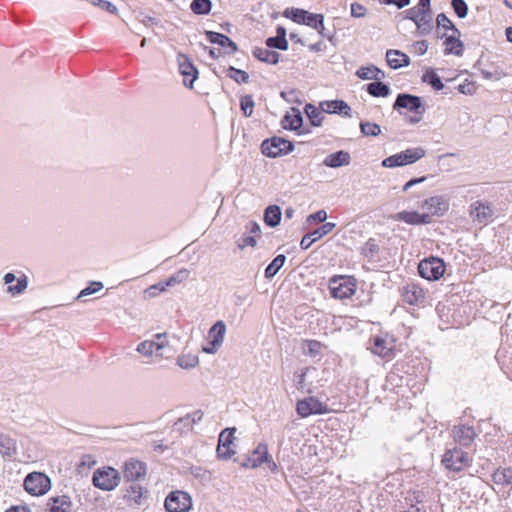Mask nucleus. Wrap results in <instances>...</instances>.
<instances>
[{"label": "nucleus", "mask_w": 512, "mask_h": 512, "mask_svg": "<svg viewBox=\"0 0 512 512\" xmlns=\"http://www.w3.org/2000/svg\"><path fill=\"white\" fill-rule=\"evenodd\" d=\"M226 333V325L222 320L217 321L208 332V336L215 345H222Z\"/></svg>", "instance_id": "c9c22d12"}, {"label": "nucleus", "mask_w": 512, "mask_h": 512, "mask_svg": "<svg viewBox=\"0 0 512 512\" xmlns=\"http://www.w3.org/2000/svg\"><path fill=\"white\" fill-rule=\"evenodd\" d=\"M189 275H190V271L186 268H182V269L178 270L177 272H175L174 274H172L165 281V285L168 288V287H173L175 285L181 284L188 279Z\"/></svg>", "instance_id": "c03bdc74"}, {"label": "nucleus", "mask_w": 512, "mask_h": 512, "mask_svg": "<svg viewBox=\"0 0 512 512\" xmlns=\"http://www.w3.org/2000/svg\"><path fill=\"white\" fill-rule=\"evenodd\" d=\"M0 453L7 457L14 456L16 454V440L8 434L0 433Z\"/></svg>", "instance_id": "f704fd0d"}, {"label": "nucleus", "mask_w": 512, "mask_h": 512, "mask_svg": "<svg viewBox=\"0 0 512 512\" xmlns=\"http://www.w3.org/2000/svg\"><path fill=\"white\" fill-rule=\"evenodd\" d=\"M428 49V42L426 40L416 41L412 44V52L416 55H424Z\"/></svg>", "instance_id": "338daca9"}, {"label": "nucleus", "mask_w": 512, "mask_h": 512, "mask_svg": "<svg viewBox=\"0 0 512 512\" xmlns=\"http://www.w3.org/2000/svg\"><path fill=\"white\" fill-rule=\"evenodd\" d=\"M419 275L427 280H438L445 272V266L441 259L431 257L422 260L418 265Z\"/></svg>", "instance_id": "0eeeda50"}, {"label": "nucleus", "mask_w": 512, "mask_h": 512, "mask_svg": "<svg viewBox=\"0 0 512 512\" xmlns=\"http://www.w3.org/2000/svg\"><path fill=\"white\" fill-rule=\"evenodd\" d=\"M226 76L234 80L235 82L247 83L249 80V74L243 70L237 69L233 66H230L226 71Z\"/></svg>", "instance_id": "a18cd8bd"}, {"label": "nucleus", "mask_w": 512, "mask_h": 512, "mask_svg": "<svg viewBox=\"0 0 512 512\" xmlns=\"http://www.w3.org/2000/svg\"><path fill=\"white\" fill-rule=\"evenodd\" d=\"M303 124V117L299 109L291 108V111L288 112L283 120L282 127L287 130L299 131Z\"/></svg>", "instance_id": "b1692460"}, {"label": "nucleus", "mask_w": 512, "mask_h": 512, "mask_svg": "<svg viewBox=\"0 0 512 512\" xmlns=\"http://www.w3.org/2000/svg\"><path fill=\"white\" fill-rule=\"evenodd\" d=\"M102 288H103L102 282H92L90 286L81 290V292L78 295V298H82V297L94 294L97 291L101 290Z\"/></svg>", "instance_id": "0e129e2a"}, {"label": "nucleus", "mask_w": 512, "mask_h": 512, "mask_svg": "<svg viewBox=\"0 0 512 512\" xmlns=\"http://www.w3.org/2000/svg\"><path fill=\"white\" fill-rule=\"evenodd\" d=\"M445 468L454 472H460L470 464V459L467 452L459 448L447 450L442 459Z\"/></svg>", "instance_id": "39448f33"}, {"label": "nucleus", "mask_w": 512, "mask_h": 512, "mask_svg": "<svg viewBox=\"0 0 512 512\" xmlns=\"http://www.w3.org/2000/svg\"><path fill=\"white\" fill-rule=\"evenodd\" d=\"M356 75L363 80H382L385 78V73L378 67L371 65L367 67H360Z\"/></svg>", "instance_id": "2f4dec72"}, {"label": "nucleus", "mask_w": 512, "mask_h": 512, "mask_svg": "<svg viewBox=\"0 0 512 512\" xmlns=\"http://www.w3.org/2000/svg\"><path fill=\"white\" fill-rule=\"evenodd\" d=\"M286 261V256L283 254L277 255L273 261L265 269V277L270 279L274 277L282 268Z\"/></svg>", "instance_id": "a19ab883"}, {"label": "nucleus", "mask_w": 512, "mask_h": 512, "mask_svg": "<svg viewBox=\"0 0 512 512\" xmlns=\"http://www.w3.org/2000/svg\"><path fill=\"white\" fill-rule=\"evenodd\" d=\"M121 480L119 472L112 467L99 468L93 473L92 482L95 487L103 491L115 489Z\"/></svg>", "instance_id": "f03ea898"}, {"label": "nucleus", "mask_w": 512, "mask_h": 512, "mask_svg": "<svg viewBox=\"0 0 512 512\" xmlns=\"http://www.w3.org/2000/svg\"><path fill=\"white\" fill-rule=\"evenodd\" d=\"M443 36H446L445 40V54H455L457 56L462 55L463 51V43L460 41L459 37L460 34L452 32L451 35H446L445 33Z\"/></svg>", "instance_id": "c85d7f7f"}, {"label": "nucleus", "mask_w": 512, "mask_h": 512, "mask_svg": "<svg viewBox=\"0 0 512 512\" xmlns=\"http://www.w3.org/2000/svg\"><path fill=\"white\" fill-rule=\"evenodd\" d=\"M403 301L409 305H420L425 300L424 290L415 283H408L401 289Z\"/></svg>", "instance_id": "4468645a"}, {"label": "nucleus", "mask_w": 512, "mask_h": 512, "mask_svg": "<svg viewBox=\"0 0 512 512\" xmlns=\"http://www.w3.org/2000/svg\"><path fill=\"white\" fill-rule=\"evenodd\" d=\"M148 493L141 485L138 483H132L124 494V499L130 506H140L143 503V499L146 497Z\"/></svg>", "instance_id": "412c9836"}, {"label": "nucleus", "mask_w": 512, "mask_h": 512, "mask_svg": "<svg viewBox=\"0 0 512 512\" xmlns=\"http://www.w3.org/2000/svg\"><path fill=\"white\" fill-rule=\"evenodd\" d=\"M493 481L497 485H508L512 482V469L503 468L497 469L493 475Z\"/></svg>", "instance_id": "79ce46f5"}, {"label": "nucleus", "mask_w": 512, "mask_h": 512, "mask_svg": "<svg viewBox=\"0 0 512 512\" xmlns=\"http://www.w3.org/2000/svg\"><path fill=\"white\" fill-rule=\"evenodd\" d=\"M320 108L325 113L341 114L346 117H351V107L343 100L323 101L320 103Z\"/></svg>", "instance_id": "aec40b11"}, {"label": "nucleus", "mask_w": 512, "mask_h": 512, "mask_svg": "<svg viewBox=\"0 0 512 512\" xmlns=\"http://www.w3.org/2000/svg\"><path fill=\"white\" fill-rule=\"evenodd\" d=\"M415 24L421 35L429 34L433 28L430 12L425 10Z\"/></svg>", "instance_id": "ea45409f"}, {"label": "nucleus", "mask_w": 512, "mask_h": 512, "mask_svg": "<svg viewBox=\"0 0 512 512\" xmlns=\"http://www.w3.org/2000/svg\"><path fill=\"white\" fill-rule=\"evenodd\" d=\"M479 71H480V74L482 75V77L487 80L499 81L502 78L507 76V73H505L499 67H494L492 70L481 68V69H479Z\"/></svg>", "instance_id": "de8ad7c7"}, {"label": "nucleus", "mask_w": 512, "mask_h": 512, "mask_svg": "<svg viewBox=\"0 0 512 512\" xmlns=\"http://www.w3.org/2000/svg\"><path fill=\"white\" fill-rule=\"evenodd\" d=\"M297 414L302 418H307L313 414L321 415L329 412L326 404L315 397H307L299 400L296 404Z\"/></svg>", "instance_id": "6e6552de"}, {"label": "nucleus", "mask_w": 512, "mask_h": 512, "mask_svg": "<svg viewBox=\"0 0 512 512\" xmlns=\"http://www.w3.org/2000/svg\"><path fill=\"white\" fill-rule=\"evenodd\" d=\"M72 505V501L67 495L52 497L47 502V507L50 512H69Z\"/></svg>", "instance_id": "a878e982"}, {"label": "nucleus", "mask_w": 512, "mask_h": 512, "mask_svg": "<svg viewBox=\"0 0 512 512\" xmlns=\"http://www.w3.org/2000/svg\"><path fill=\"white\" fill-rule=\"evenodd\" d=\"M327 219V212L325 210H318L317 212L310 214L306 221L308 224H311L313 222H325Z\"/></svg>", "instance_id": "69168bd1"}, {"label": "nucleus", "mask_w": 512, "mask_h": 512, "mask_svg": "<svg viewBox=\"0 0 512 512\" xmlns=\"http://www.w3.org/2000/svg\"><path fill=\"white\" fill-rule=\"evenodd\" d=\"M422 80L429 83L431 87L437 91L444 88L440 77L432 69L426 71L422 77Z\"/></svg>", "instance_id": "49530a36"}, {"label": "nucleus", "mask_w": 512, "mask_h": 512, "mask_svg": "<svg viewBox=\"0 0 512 512\" xmlns=\"http://www.w3.org/2000/svg\"><path fill=\"white\" fill-rule=\"evenodd\" d=\"M386 60L392 69H399L410 64V58L399 50H388L386 52Z\"/></svg>", "instance_id": "bb28decb"}, {"label": "nucleus", "mask_w": 512, "mask_h": 512, "mask_svg": "<svg viewBox=\"0 0 512 512\" xmlns=\"http://www.w3.org/2000/svg\"><path fill=\"white\" fill-rule=\"evenodd\" d=\"M329 289L331 295L337 299H347L355 293V284L343 276L330 280Z\"/></svg>", "instance_id": "1a4fd4ad"}, {"label": "nucleus", "mask_w": 512, "mask_h": 512, "mask_svg": "<svg viewBox=\"0 0 512 512\" xmlns=\"http://www.w3.org/2000/svg\"><path fill=\"white\" fill-rule=\"evenodd\" d=\"M394 110L406 109L409 112L423 113L422 98L408 93H400L393 104Z\"/></svg>", "instance_id": "9b49d317"}, {"label": "nucleus", "mask_w": 512, "mask_h": 512, "mask_svg": "<svg viewBox=\"0 0 512 512\" xmlns=\"http://www.w3.org/2000/svg\"><path fill=\"white\" fill-rule=\"evenodd\" d=\"M426 9H420L419 7H412L405 11L406 18L413 21L414 23L420 18Z\"/></svg>", "instance_id": "774afa93"}, {"label": "nucleus", "mask_w": 512, "mask_h": 512, "mask_svg": "<svg viewBox=\"0 0 512 512\" xmlns=\"http://www.w3.org/2000/svg\"><path fill=\"white\" fill-rule=\"evenodd\" d=\"M3 281L7 285V293L13 296L21 294L28 286V280L25 275L17 278L14 273L9 272L4 275Z\"/></svg>", "instance_id": "dca6fc26"}, {"label": "nucleus", "mask_w": 512, "mask_h": 512, "mask_svg": "<svg viewBox=\"0 0 512 512\" xmlns=\"http://www.w3.org/2000/svg\"><path fill=\"white\" fill-rule=\"evenodd\" d=\"M303 24L314 28L315 30L318 31V33L321 36H324L323 30H325V27H324V16L322 14H314V13L307 12V14L305 16V21L303 22Z\"/></svg>", "instance_id": "4c0bfd02"}, {"label": "nucleus", "mask_w": 512, "mask_h": 512, "mask_svg": "<svg viewBox=\"0 0 512 512\" xmlns=\"http://www.w3.org/2000/svg\"><path fill=\"white\" fill-rule=\"evenodd\" d=\"M212 2L210 0H193L190 4V9L194 14L206 15L210 13Z\"/></svg>", "instance_id": "37998d69"}, {"label": "nucleus", "mask_w": 512, "mask_h": 512, "mask_svg": "<svg viewBox=\"0 0 512 512\" xmlns=\"http://www.w3.org/2000/svg\"><path fill=\"white\" fill-rule=\"evenodd\" d=\"M312 372H316V369L305 367L294 374V383L299 391L308 394L313 393L312 382L307 380V376Z\"/></svg>", "instance_id": "4be33fe9"}, {"label": "nucleus", "mask_w": 512, "mask_h": 512, "mask_svg": "<svg viewBox=\"0 0 512 512\" xmlns=\"http://www.w3.org/2000/svg\"><path fill=\"white\" fill-rule=\"evenodd\" d=\"M89 3H91L93 6L99 7L100 9L107 11L111 14H117L118 9L117 7L106 0H87Z\"/></svg>", "instance_id": "4d7b16f0"}, {"label": "nucleus", "mask_w": 512, "mask_h": 512, "mask_svg": "<svg viewBox=\"0 0 512 512\" xmlns=\"http://www.w3.org/2000/svg\"><path fill=\"white\" fill-rule=\"evenodd\" d=\"M206 37L209 42L213 44H218L222 47H228L230 49V51H228L229 54L234 53L238 49L236 43L224 34L214 31H206Z\"/></svg>", "instance_id": "cd10ccee"}, {"label": "nucleus", "mask_w": 512, "mask_h": 512, "mask_svg": "<svg viewBox=\"0 0 512 512\" xmlns=\"http://www.w3.org/2000/svg\"><path fill=\"white\" fill-rule=\"evenodd\" d=\"M282 218L281 208L278 205H269L264 211V222L269 227H276Z\"/></svg>", "instance_id": "7c9ffc66"}, {"label": "nucleus", "mask_w": 512, "mask_h": 512, "mask_svg": "<svg viewBox=\"0 0 512 512\" xmlns=\"http://www.w3.org/2000/svg\"><path fill=\"white\" fill-rule=\"evenodd\" d=\"M147 467L142 461L129 459L124 463L123 477L126 482L135 483L146 476Z\"/></svg>", "instance_id": "f8f14e48"}, {"label": "nucleus", "mask_w": 512, "mask_h": 512, "mask_svg": "<svg viewBox=\"0 0 512 512\" xmlns=\"http://www.w3.org/2000/svg\"><path fill=\"white\" fill-rule=\"evenodd\" d=\"M451 6L459 18H465L468 13V6L464 0H452Z\"/></svg>", "instance_id": "13d9d810"}, {"label": "nucleus", "mask_w": 512, "mask_h": 512, "mask_svg": "<svg viewBox=\"0 0 512 512\" xmlns=\"http://www.w3.org/2000/svg\"><path fill=\"white\" fill-rule=\"evenodd\" d=\"M307 12L308 11L299 8H290L285 10L284 16L292 19L298 24H303Z\"/></svg>", "instance_id": "3c124183"}, {"label": "nucleus", "mask_w": 512, "mask_h": 512, "mask_svg": "<svg viewBox=\"0 0 512 512\" xmlns=\"http://www.w3.org/2000/svg\"><path fill=\"white\" fill-rule=\"evenodd\" d=\"M366 90L373 97H387L391 92L390 87L381 80L369 83Z\"/></svg>", "instance_id": "e433bc0d"}, {"label": "nucleus", "mask_w": 512, "mask_h": 512, "mask_svg": "<svg viewBox=\"0 0 512 512\" xmlns=\"http://www.w3.org/2000/svg\"><path fill=\"white\" fill-rule=\"evenodd\" d=\"M336 224L332 222H326L321 227L317 228L316 230L305 234L300 242V247L303 250H307L310 248V246L318 239L322 238L323 236L329 234L334 228Z\"/></svg>", "instance_id": "2eb2a0df"}, {"label": "nucleus", "mask_w": 512, "mask_h": 512, "mask_svg": "<svg viewBox=\"0 0 512 512\" xmlns=\"http://www.w3.org/2000/svg\"><path fill=\"white\" fill-rule=\"evenodd\" d=\"M350 162V154L347 151L340 150L326 156L323 160V165L330 168H339L342 166H348Z\"/></svg>", "instance_id": "5701e85b"}, {"label": "nucleus", "mask_w": 512, "mask_h": 512, "mask_svg": "<svg viewBox=\"0 0 512 512\" xmlns=\"http://www.w3.org/2000/svg\"><path fill=\"white\" fill-rule=\"evenodd\" d=\"M470 217L474 222L486 224L494 215V210L489 202L475 201L470 205Z\"/></svg>", "instance_id": "ddd939ff"}, {"label": "nucleus", "mask_w": 512, "mask_h": 512, "mask_svg": "<svg viewBox=\"0 0 512 512\" xmlns=\"http://www.w3.org/2000/svg\"><path fill=\"white\" fill-rule=\"evenodd\" d=\"M236 432L235 428H226L219 435V443L218 444H226L233 445L234 434Z\"/></svg>", "instance_id": "052dcab7"}, {"label": "nucleus", "mask_w": 512, "mask_h": 512, "mask_svg": "<svg viewBox=\"0 0 512 512\" xmlns=\"http://www.w3.org/2000/svg\"><path fill=\"white\" fill-rule=\"evenodd\" d=\"M165 508L168 512H188L192 508V499L187 492L172 491L166 497Z\"/></svg>", "instance_id": "423d86ee"}, {"label": "nucleus", "mask_w": 512, "mask_h": 512, "mask_svg": "<svg viewBox=\"0 0 512 512\" xmlns=\"http://www.w3.org/2000/svg\"><path fill=\"white\" fill-rule=\"evenodd\" d=\"M293 150V143L281 137H272L270 139H266L261 144L262 153L270 158L287 155Z\"/></svg>", "instance_id": "7ed1b4c3"}, {"label": "nucleus", "mask_w": 512, "mask_h": 512, "mask_svg": "<svg viewBox=\"0 0 512 512\" xmlns=\"http://www.w3.org/2000/svg\"><path fill=\"white\" fill-rule=\"evenodd\" d=\"M25 490L33 496H41L51 488L50 478L41 472L29 473L24 480Z\"/></svg>", "instance_id": "20e7f679"}, {"label": "nucleus", "mask_w": 512, "mask_h": 512, "mask_svg": "<svg viewBox=\"0 0 512 512\" xmlns=\"http://www.w3.org/2000/svg\"><path fill=\"white\" fill-rule=\"evenodd\" d=\"M431 215L442 216L449 208V202L444 196H432L423 203Z\"/></svg>", "instance_id": "6ab92c4d"}, {"label": "nucleus", "mask_w": 512, "mask_h": 512, "mask_svg": "<svg viewBox=\"0 0 512 512\" xmlns=\"http://www.w3.org/2000/svg\"><path fill=\"white\" fill-rule=\"evenodd\" d=\"M426 151L422 147L410 148L400 153L391 155L382 161V166L388 168L401 167L413 164L423 158Z\"/></svg>", "instance_id": "f257e3e1"}, {"label": "nucleus", "mask_w": 512, "mask_h": 512, "mask_svg": "<svg viewBox=\"0 0 512 512\" xmlns=\"http://www.w3.org/2000/svg\"><path fill=\"white\" fill-rule=\"evenodd\" d=\"M177 64L179 73L183 76V84L188 88H192L194 81L198 78L197 68L191 59L182 53L177 55Z\"/></svg>", "instance_id": "9d476101"}, {"label": "nucleus", "mask_w": 512, "mask_h": 512, "mask_svg": "<svg viewBox=\"0 0 512 512\" xmlns=\"http://www.w3.org/2000/svg\"><path fill=\"white\" fill-rule=\"evenodd\" d=\"M198 363V357L192 354L181 355L177 359V364L183 369H192L196 367Z\"/></svg>", "instance_id": "09e8293b"}, {"label": "nucleus", "mask_w": 512, "mask_h": 512, "mask_svg": "<svg viewBox=\"0 0 512 512\" xmlns=\"http://www.w3.org/2000/svg\"><path fill=\"white\" fill-rule=\"evenodd\" d=\"M453 438L460 446L468 447L472 444L477 434L473 427L458 425L453 428Z\"/></svg>", "instance_id": "f3484780"}, {"label": "nucleus", "mask_w": 512, "mask_h": 512, "mask_svg": "<svg viewBox=\"0 0 512 512\" xmlns=\"http://www.w3.org/2000/svg\"><path fill=\"white\" fill-rule=\"evenodd\" d=\"M254 100L251 95H244L240 99V108L246 117H250L254 110Z\"/></svg>", "instance_id": "603ef678"}, {"label": "nucleus", "mask_w": 512, "mask_h": 512, "mask_svg": "<svg viewBox=\"0 0 512 512\" xmlns=\"http://www.w3.org/2000/svg\"><path fill=\"white\" fill-rule=\"evenodd\" d=\"M252 53L255 58L268 64H277L279 61V54L275 51L269 50L268 47H256L253 49Z\"/></svg>", "instance_id": "72a5a7b5"}, {"label": "nucleus", "mask_w": 512, "mask_h": 512, "mask_svg": "<svg viewBox=\"0 0 512 512\" xmlns=\"http://www.w3.org/2000/svg\"><path fill=\"white\" fill-rule=\"evenodd\" d=\"M321 349V343L316 340H306L303 343L304 354L311 357L319 355Z\"/></svg>", "instance_id": "864d4df0"}, {"label": "nucleus", "mask_w": 512, "mask_h": 512, "mask_svg": "<svg viewBox=\"0 0 512 512\" xmlns=\"http://www.w3.org/2000/svg\"><path fill=\"white\" fill-rule=\"evenodd\" d=\"M269 461L267 445L259 444L253 451L252 455L248 458L249 466L256 468L265 462Z\"/></svg>", "instance_id": "c756f323"}, {"label": "nucleus", "mask_w": 512, "mask_h": 512, "mask_svg": "<svg viewBox=\"0 0 512 512\" xmlns=\"http://www.w3.org/2000/svg\"><path fill=\"white\" fill-rule=\"evenodd\" d=\"M371 351L380 357H388L392 354L393 345L392 343H388L384 338L376 336L373 339Z\"/></svg>", "instance_id": "473e14b6"}, {"label": "nucleus", "mask_w": 512, "mask_h": 512, "mask_svg": "<svg viewBox=\"0 0 512 512\" xmlns=\"http://www.w3.org/2000/svg\"><path fill=\"white\" fill-rule=\"evenodd\" d=\"M265 43L268 48H275L283 51L287 50L289 46L287 39H280L277 36L267 38Z\"/></svg>", "instance_id": "6e6d98bb"}, {"label": "nucleus", "mask_w": 512, "mask_h": 512, "mask_svg": "<svg viewBox=\"0 0 512 512\" xmlns=\"http://www.w3.org/2000/svg\"><path fill=\"white\" fill-rule=\"evenodd\" d=\"M305 113L307 114V117L309 118V120L313 126H321L322 125V122L324 119L323 113H325V112L322 111L321 108L319 110L317 107H315L312 104H306Z\"/></svg>", "instance_id": "58836bf2"}, {"label": "nucleus", "mask_w": 512, "mask_h": 512, "mask_svg": "<svg viewBox=\"0 0 512 512\" xmlns=\"http://www.w3.org/2000/svg\"><path fill=\"white\" fill-rule=\"evenodd\" d=\"M395 221H403L410 225L428 224L431 222L429 214H420L416 211H401L392 216Z\"/></svg>", "instance_id": "a211bd4d"}, {"label": "nucleus", "mask_w": 512, "mask_h": 512, "mask_svg": "<svg viewBox=\"0 0 512 512\" xmlns=\"http://www.w3.org/2000/svg\"><path fill=\"white\" fill-rule=\"evenodd\" d=\"M166 346L164 342H155L154 340H145L138 344L136 350L140 354L151 357L154 353H156V356L161 357L162 352L161 350Z\"/></svg>", "instance_id": "393cba45"}, {"label": "nucleus", "mask_w": 512, "mask_h": 512, "mask_svg": "<svg viewBox=\"0 0 512 512\" xmlns=\"http://www.w3.org/2000/svg\"><path fill=\"white\" fill-rule=\"evenodd\" d=\"M166 290L167 286L165 285V281H162L157 284L151 285L144 291V294L147 298H154L158 296L160 292H165Z\"/></svg>", "instance_id": "bf43d9fd"}, {"label": "nucleus", "mask_w": 512, "mask_h": 512, "mask_svg": "<svg viewBox=\"0 0 512 512\" xmlns=\"http://www.w3.org/2000/svg\"><path fill=\"white\" fill-rule=\"evenodd\" d=\"M360 130L364 136H378L381 133V128L378 124L368 121L360 122Z\"/></svg>", "instance_id": "8fccbe9b"}, {"label": "nucleus", "mask_w": 512, "mask_h": 512, "mask_svg": "<svg viewBox=\"0 0 512 512\" xmlns=\"http://www.w3.org/2000/svg\"><path fill=\"white\" fill-rule=\"evenodd\" d=\"M232 445H226V444H218L217 447V455L220 459L228 460L230 459L234 454L235 451L231 447Z\"/></svg>", "instance_id": "680f3d73"}, {"label": "nucleus", "mask_w": 512, "mask_h": 512, "mask_svg": "<svg viewBox=\"0 0 512 512\" xmlns=\"http://www.w3.org/2000/svg\"><path fill=\"white\" fill-rule=\"evenodd\" d=\"M193 428V424L190 421V418L188 415H185L184 417L179 418L174 423V429L180 432H183L185 430H191Z\"/></svg>", "instance_id": "e2e57ef3"}, {"label": "nucleus", "mask_w": 512, "mask_h": 512, "mask_svg": "<svg viewBox=\"0 0 512 512\" xmlns=\"http://www.w3.org/2000/svg\"><path fill=\"white\" fill-rule=\"evenodd\" d=\"M437 26L443 28L445 31L451 30L454 33L460 34V31L455 27L452 21L444 14L440 13L436 18Z\"/></svg>", "instance_id": "5fc2aeb1"}]
</instances>
